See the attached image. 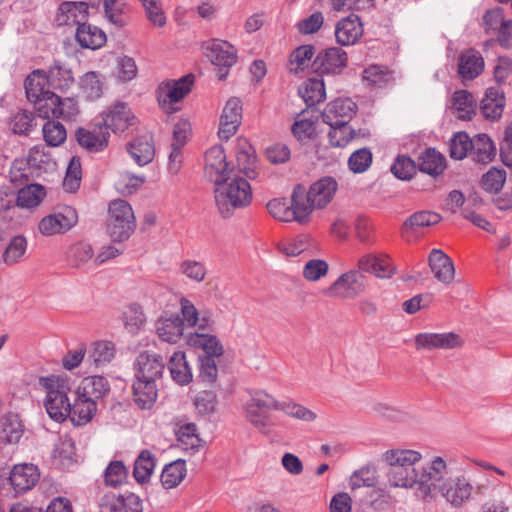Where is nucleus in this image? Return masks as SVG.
<instances>
[{
    "instance_id": "obj_11",
    "label": "nucleus",
    "mask_w": 512,
    "mask_h": 512,
    "mask_svg": "<svg viewBox=\"0 0 512 512\" xmlns=\"http://www.w3.org/2000/svg\"><path fill=\"white\" fill-rule=\"evenodd\" d=\"M205 55L218 67L217 77L225 80L230 68L237 62V50L228 41L214 39L205 45Z\"/></svg>"
},
{
    "instance_id": "obj_5",
    "label": "nucleus",
    "mask_w": 512,
    "mask_h": 512,
    "mask_svg": "<svg viewBox=\"0 0 512 512\" xmlns=\"http://www.w3.org/2000/svg\"><path fill=\"white\" fill-rule=\"evenodd\" d=\"M303 195L301 188L294 187L290 203L284 198H275L267 203V210L269 214L278 221H295L300 225H306L309 223V220L307 208L301 202Z\"/></svg>"
},
{
    "instance_id": "obj_55",
    "label": "nucleus",
    "mask_w": 512,
    "mask_h": 512,
    "mask_svg": "<svg viewBox=\"0 0 512 512\" xmlns=\"http://www.w3.org/2000/svg\"><path fill=\"white\" fill-rule=\"evenodd\" d=\"M94 251L92 246L84 241L73 244L68 250V260L74 267H81L88 261L93 260Z\"/></svg>"
},
{
    "instance_id": "obj_42",
    "label": "nucleus",
    "mask_w": 512,
    "mask_h": 512,
    "mask_svg": "<svg viewBox=\"0 0 512 512\" xmlns=\"http://www.w3.org/2000/svg\"><path fill=\"white\" fill-rule=\"evenodd\" d=\"M299 96L307 107H313L326 98V90L323 79L309 78L299 88Z\"/></svg>"
},
{
    "instance_id": "obj_47",
    "label": "nucleus",
    "mask_w": 512,
    "mask_h": 512,
    "mask_svg": "<svg viewBox=\"0 0 512 512\" xmlns=\"http://www.w3.org/2000/svg\"><path fill=\"white\" fill-rule=\"evenodd\" d=\"M186 476V464L182 459L175 460L167 465L161 473V483L165 489L177 487Z\"/></svg>"
},
{
    "instance_id": "obj_35",
    "label": "nucleus",
    "mask_w": 512,
    "mask_h": 512,
    "mask_svg": "<svg viewBox=\"0 0 512 512\" xmlns=\"http://www.w3.org/2000/svg\"><path fill=\"white\" fill-rule=\"evenodd\" d=\"M75 38L81 47L91 50L99 49L106 43L105 32L87 22L75 30Z\"/></svg>"
},
{
    "instance_id": "obj_27",
    "label": "nucleus",
    "mask_w": 512,
    "mask_h": 512,
    "mask_svg": "<svg viewBox=\"0 0 512 512\" xmlns=\"http://www.w3.org/2000/svg\"><path fill=\"white\" fill-rule=\"evenodd\" d=\"M428 263L434 277L444 285L452 283L455 276V267L452 259L441 249H432Z\"/></svg>"
},
{
    "instance_id": "obj_62",
    "label": "nucleus",
    "mask_w": 512,
    "mask_h": 512,
    "mask_svg": "<svg viewBox=\"0 0 512 512\" xmlns=\"http://www.w3.org/2000/svg\"><path fill=\"white\" fill-rule=\"evenodd\" d=\"M127 475V468L122 461H111L104 471V482L107 486L117 487L125 482Z\"/></svg>"
},
{
    "instance_id": "obj_45",
    "label": "nucleus",
    "mask_w": 512,
    "mask_h": 512,
    "mask_svg": "<svg viewBox=\"0 0 512 512\" xmlns=\"http://www.w3.org/2000/svg\"><path fill=\"white\" fill-rule=\"evenodd\" d=\"M452 107L457 118L471 120L475 115L476 101L472 93L467 90H457L452 97Z\"/></svg>"
},
{
    "instance_id": "obj_51",
    "label": "nucleus",
    "mask_w": 512,
    "mask_h": 512,
    "mask_svg": "<svg viewBox=\"0 0 512 512\" xmlns=\"http://www.w3.org/2000/svg\"><path fill=\"white\" fill-rule=\"evenodd\" d=\"M472 138L464 131L457 132L449 142L450 157L462 160L470 155Z\"/></svg>"
},
{
    "instance_id": "obj_16",
    "label": "nucleus",
    "mask_w": 512,
    "mask_h": 512,
    "mask_svg": "<svg viewBox=\"0 0 512 512\" xmlns=\"http://www.w3.org/2000/svg\"><path fill=\"white\" fill-rule=\"evenodd\" d=\"M487 485L477 484L475 487L464 476L457 477L453 484L446 482L439 493L454 507L462 506L470 499L473 490L483 493Z\"/></svg>"
},
{
    "instance_id": "obj_26",
    "label": "nucleus",
    "mask_w": 512,
    "mask_h": 512,
    "mask_svg": "<svg viewBox=\"0 0 512 512\" xmlns=\"http://www.w3.org/2000/svg\"><path fill=\"white\" fill-rule=\"evenodd\" d=\"M75 137L81 147L91 153H97L108 146L110 134L101 125H98L93 129L78 128Z\"/></svg>"
},
{
    "instance_id": "obj_59",
    "label": "nucleus",
    "mask_w": 512,
    "mask_h": 512,
    "mask_svg": "<svg viewBox=\"0 0 512 512\" xmlns=\"http://www.w3.org/2000/svg\"><path fill=\"white\" fill-rule=\"evenodd\" d=\"M75 445L69 437H59L54 443L52 456L63 466L69 465L73 461Z\"/></svg>"
},
{
    "instance_id": "obj_49",
    "label": "nucleus",
    "mask_w": 512,
    "mask_h": 512,
    "mask_svg": "<svg viewBox=\"0 0 512 512\" xmlns=\"http://www.w3.org/2000/svg\"><path fill=\"white\" fill-rule=\"evenodd\" d=\"M121 318L125 329L131 334H137L146 322L142 307L136 303L127 306Z\"/></svg>"
},
{
    "instance_id": "obj_6",
    "label": "nucleus",
    "mask_w": 512,
    "mask_h": 512,
    "mask_svg": "<svg viewBox=\"0 0 512 512\" xmlns=\"http://www.w3.org/2000/svg\"><path fill=\"white\" fill-rule=\"evenodd\" d=\"M271 410H276V399L263 390L254 391L243 404L245 419L260 432L268 431Z\"/></svg>"
},
{
    "instance_id": "obj_31",
    "label": "nucleus",
    "mask_w": 512,
    "mask_h": 512,
    "mask_svg": "<svg viewBox=\"0 0 512 512\" xmlns=\"http://www.w3.org/2000/svg\"><path fill=\"white\" fill-rule=\"evenodd\" d=\"M132 396L137 407L143 410L151 409L158 397L157 381L134 379Z\"/></svg>"
},
{
    "instance_id": "obj_13",
    "label": "nucleus",
    "mask_w": 512,
    "mask_h": 512,
    "mask_svg": "<svg viewBox=\"0 0 512 512\" xmlns=\"http://www.w3.org/2000/svg\"><path fill=\"white\" fill-rule=\"evenodd\" d=\"M232 171L222 146L214 145L206 151L204 176L208 181L216 186L225 180H230Z\"/></svg>"
},
{
    "instance_id": "obj_17",
    "label": "nucleus",
    "mask_w": 512,
    "mask_h": 512,
    "mask_svg": "<svg viewBox=\"0 0 512 512\" xmlns=\"http://www.w3.org/2000/svg\"><path fill=\"white\" fill-rule=\"evenodd\" d=\"M89 7L83 1H65L61 3L55 15V23L59 27L78 28L87 22Z\"/></svg>"
},
{
    "instance_id": "obj_15",
    "label": "nucleus",
    "mask_w": 512,
    "mask_h": 512,
    "mask_svg": "<svg viewBox=\"0 0 512 512\" xmlns=\"http://www.w3.org/2000/svg\"><path fill=\"white\" fill-rule=\"evenodd\" d=\"M165 369V362L161 355L143 351L134 361V379L158 381Z\"/></svg>"
},
{
    "instance_id": "obj_28",
    "label": "nucleus",
    "mask_w": 512,
    "mask_h": 512,
    "mask_svg": "<svg viewBox=\"0 0 512 512\" xmlns=\"http://www.w3.org/2000/svg\"><path fill=\"white\" fill-rule=\"evenodd\" d=\"M484 59L475 49L462 52L458 61V75L463 82L477 78L484 70Z\"/></svg>"
},
{
    "instance_id": "obj_22",
    "label": "nucleus",
    "mask_w": 512,
    "mask_h": 512,
    "mask_svg": "<svg viewBox=\"0 0 512 512\" xmlns=\"http://www.w3.org/2000/svg\"><path fill=\"white\" fill-rule=\"evenodd\" d=\"M193 83V74L185 75L178 80L162 82L158 87L159 103L172 104L179 102L191 91Z\"/></svg>"
},
{
    "instance_id": "obj_63",
    "label": "nucleus",
    "mask_w": 512,
    "mask_h": 512,
    "mask_svg": "<svg viewBox=\"0 0 512 512\" xmlns=\"http://www.w3.org/2000/svg\"><path fill=\"white\" fill-rule=\"evenodd\" d=\"M441 221V216L434 211H418L413 213L404 222V226L410 229H417L435 225Z\"/></svg>"
},
{
    "instance_id": "obj_46",
    "label": "nucleus",
    "mask_w": 512,
    "mask_h": 512,
    "mask_svg": "<svg viewBox=\"0 0 512 512\" xmlns=\"http://www.w3.org/2000/svg\"><path fill=\"white\" fill-rule=\"evenodd\" d=\"M156 467V459L150 450H142L135 460L133 475L137 482L146 483L150 480Z\"/></svg>"
},
{
    "instance_id": "obj_4",
    "label": "nucleus",
    "mask_w": 512,
    "mask_h": 512,
    "mask_svg": "<svg viewBox=\"0 0 512 512\" xmlns=\"http://www.w3.org/2000/svg\"><path fill=\"white\" fill-rule=\"evenodd\" d=\"M107 231L114 242L127 240L135 230L136 221L131 205L122 199L110 202Z\"/></svg>"
},
{
    "instance_id": "obj_34",
    "label": "nucleus",
    "mask_w": 512,
    "mask_h": 512,
    "mask_svg": "<svg viewBox=\"0 0 512 512\" xmlns=\"http://www.w3.org/2000/svg\"><path fill=\"white\" fill-rule=\"evenodd\" d=\"M417 166L422 173L435 178L444 172L446 159L435 148H427L419 155Z\"/></svg>"
},
{
    "instance_id": "obj_25",
    "label": "nucleus",
    "mask_w": 512,
    "mask_h": 512,
    "mask_svg": "<svg viewBox=\"0 0 512 512\" xmlns=\"http://www.w3.org/2000/svg\"><path fill=\"white\" fill-rule=\"evenodd\" d=\"M39 471L33 464H18L10 472L9 482L15 494H22L32 489L39 480Z\"/></svg>"
},
{
    "instance_id": "obj_56",
    "label": "nucleus",
    "mask_w": 512,
    "mask_h": 512,
    "mask_svg": "<svg viewBox=\"0 0 512 512\" xmlns=\"http://www.w3.org/2000/svg\"><path fill=\"white\" fill-rule=\"evenodd\" d=\"M276 410L283 411L285 414L305 422H312L317 417L312 410L292 401L280 402L276 400Z\"/></svg>"
},
{
    "instance_id": "obj_48",
    "label": "nucleus",
    "mask_w": 512,
    "mask_h": 512,
    "mask_svg": "<svg viewBox=\"0 0 512 512\" xmlns=\"http://www.w3.org/2000/svg\"><path fill=\"white\" fill-rule=\"evenodd\" d=\"M80 86L88 100H96L104 91L103 76L95 71L87 72L81 77Z\"/></svg>"
},
{
    "instance_id": "obj_57",
    "label": "nucleus",
    "mask_w": 512,
    "mask_h": 512,
    "mask_svg": "<svg viewBox=\"0 0 512 512\" xmlns=\"http://www.w3.org/2000/svg\"><path fill=\"white\" fill-rule=\"evenodd\" d=\"M25 160L28 162L31 170L47 171L55 166V162L51 156L44 151V147L42 146L32 147Z\"/></svg>"
},
{
    "instance_id": "obj_43",
    "label": "nucleus",
    "mask_w": 512,
    "mask_h": 512,
    "mask_svg": "<svg viewBox=\"0 0 512 512\" xmlns=\"http://www.w3.org/2000/svg\"><path fill=\"white\" fill-rule=\"evenodd\" d=\"M16 196V205L21 208H36L43 201L46 191L40 184H25Z\"/></svg>"
},
{
    "instance_id": "obj_23",
    "label": "nucleus",
    "mask_w": 512,
    "mask_h": 512,
    "mask_svg": "<svg viewBox=\"0 0 512 512\" xmlns=\"http://www.w3.org/2000/svg\"><path fill=\"white\" fill-rule=\"evenodd\" d=\"M357 110L356 103L350 98H338L327 104L321 113L323 121L329 126L349 122Z\"/></svg>"
},
{
    "instance_id": "obj_3",
    "label": "nucleus",
    "mask_w": 512,
    "mask_h": 512,
    "mask_svg": "<svg viewBox=\"0 0 512 512\" xmlns=\"http://www.w3.org/2000/svg\"><path fill=\"white\" fill-rule=\"evenodd\" d=\"M39 384L46 390L45 409L51 419L63 422L71 412L68 381L59 376L40 377Z\"/></svg>"
},
{
    "instance_id": "obj_44",
    "label": "nucleus",
    "mask_w": 512,
    "mask_h": 512,
    "mask_svg": "<svg viewBox=\"0 0 512 512\" xmlns=\"http://www.w3.org/2000/svg\"><path fill=\"white\" fill-rule=\"evenodd\" d=\"M49 87L55 90L64 91L68 89L74 82V78L70 69H68L60 61H54L53 65L46 73Z\"/></svg>"
},
{
    "instance_id": "obj_58",
    "label": "nucleus",
    "mask_w": 512,
    "mask_h": 512,
    "mask_svg": "<svg viewBox=\"0 0 512 512\" xmlns=\"http://www.w3.org/2000/svg\"><path fill=\"white\" fill-rule=\"evenodd\" d=\"M110 510L113 512H142L143 508L141 499L137 495L129 493L113 497Z\"/></svg>"
},
{
    "instance_id": "obj_50",
    "label": "nucleus",
    "mask_w": 512,
    "mask_h": 512,
    "mask_svg": "<svg viewBox=\"0 0 512 512\" xmlns=\"http://www.w3.org/2000/svg\"><path fill=\"white\" fill-rule=\"evenodd\" d=\"M104 13L107 20L117 27L127 24L125 0H104Z\"/></svg>"
},
{
    "instance_id": "obj_21",
    "label": "nucleus",
    "mask_w": 512,
    "mask_h": 512,
    "mask_svg": "<svg viewBox=\"0 0 512 512\" xmlns=\"http://www.w3.org/2000/svg\"><path fill=\"white\" fill-rule=\"evenodd\" d=\"M364 33L359 16L350 14L340 19L335 25V40L340 46H352L359 42Z\"/></svg>"
},
{
    "instance_id": "obj_40",
    "label": "nucleus",
    "mask_w": 512,
    "mask_h": 512,
    "mask_svg": "<svg viewBox=\"0 0 512 512\" xmlns=\"http://www.w3.org/2000/svg\"><path fill=\"white\" fill-rule=\"evenodd\" d=\"M97 411V405L93 400L81 397L76 394L74 402L71 403L70 417L72 423L77 426L85 425L92 420Z\"/></svg>"
},
{
    "instance_id": "obj_9",
    "label": "nucleus",
    "mask_w": 512,
    "mask_h": 512,
    "mask_svg": "<svg viewBox=\"0 0 512 512\" xmlns=\"http://www.w3.org/2000/svg\"><path fill=\"white\" fill-rule=\"evenodd\" d=\"M303 191V200L301 201L307 208L308 220H311V214L315 209L325 208L333 199L338 184L333 177H323L314 182L307 190L302 184H297Z\"/></svg>"
},
{
    "instance_id": "obj_2",
    "label": "nucleus",
    "mask_w": 512,
    "mask_h": 512,
    "mask_svg": "<svg viewBox=\"0 0 512 512\" xmlns=\"http://www.w3.org/2000/svg\"><path fill=\"white\" fill-rule=\"evenodd\" d=\"M215 203L223 218H230L236 209L248 206L252 201V189L242 177L230 178L215 186Z\"/></svg>"
},
{
    "instance_id": "obj_61",
    "label": "nucleus",
    "mask_w": 512,
    "mask_h": 512,
    "mask_svg": "<svg viewBox=\"0 0 512 512\" xmlns=\"http://www.w3.org/2000/svg\"><path fill=\"white\" fill-rule=\"evenodd\" d=\"M82 179L81 162L78 158L73 157L67 167L66 175L63 180V188L66 192L73 193L80 187Z\"/></svg>"
},
{
    "instance_id": "obj_18",
    "label": "nucleus",
    "mask_w": 512,
    "mask_h": 512,
    "mask_svg": "<svg viewBox=\"0 0 512 512\" xmlns=\"http://www.w3.org/2000/svg\"><path fill=\"white\" fill-rule=\"evenodd\" d=\"M348 64V55L341 47H329L317 54L313 69L321 74H340Z\"/></svg>"
},
{
    "instance_id": "obj_36",
    "label": "nucleus",
    "mask_w": 512,
    "mask_h": 512,
    "mask_svg": "<svg viewBox=\"0 0 512 512\" xmlns=\"http://www.w3.org/2000/svg\"><path fill=\"white\" fill-rule=\"evenodd\" d=\"M168 370L172 380L178 385L184 386L193 380L192 368L182 351H176L172 354L168 361Z\"/></svg>"
},
{
    "instance_id": "obj_1",
    "label": "nucleus",
    "mask_w": 512,
    "mask_h": 512,
    "mask_svg": "<svg viewBox=\"0 0 512 512\" xmlns=\"http://www.w3.org/2000/svg\"><path fill=\"white\" fill-rule=\"evenodd\" d=\"M388 466L387 478L391 487L411 489L417 484L415 468L421 459L420 452L411 449H391L383 455Z\"/></svg>"
},
{
    "instance_id": "obj_60",
    "label": "nucleus",
    "mask_w": 512,
    "mask_h": 512,
    "mask_svg": "<svg viewBox=\"0 0 512 512\" xmlns=\"http://www.w3.org/2000/svg\"><path fill=\"white\" fill-rule=\"evenodd\" d=\"M44 141L52 147L61 145L67 137L66 129L60 122L47 121L42 128Z\"/></svg>"
},
{
    "instance_id": "obj_24",
    "label": "nucleus",
    "mask_w": 512,
    "mask_h": 512,
    "mask_svg": "<svg viewBox=\"0 0 512 512\" xmlns=\"http://www.w3.org/2000/svg\"><path fill=\"white\" fill-rule=\"evenodd\" d=\"M133 115L129 107L124 102H116L102 113L103 129H111L114 133L122 132L132 125Z\"/></svg>"
},
{
    "instance_id": "obj_54",
    "label": "nucleus",
    "mask_w": 512,
    "mask_h": 512,
    "mask_svg": "<svg viewBox=\"0 0 512 512\" xmlns=\"http://www.w3.org/2000/svg\"><path fill=\"white\" fill-rule=\"evenodd\" d=\"M356 131L349 125V122L344 124L330 126L328 133L329 143L334 147H345L354 139Z\"/></svg>"
},
{
    "instance_id": "obj_19",
    "label": "nucleus",
    "mask_w": 512,
    "mask_h": 512,
    "mask_svg": "<svg viewBox=\"0 0 512 512\" xmlns=\"http://www.w3.org/2000/svg\"><path fill=\"white\" fill-rule=\"evenodd\" d=\"M242 120V102L237 97L230 98L222 111L218 136L221 140L228 141L236 134Z\"/></svg>"
},
{
    "instance_id": "obj_10",
    "label": "nucleus",
    "mask_w": 512,
    "mask_h": 512,
    "mask_svg": "<svg viewBox=\"0 0 512 512\" xmlns=\"http://www.w3.org/2000/svg\"><path fill=\"white\" fill-rule=\"evenodd\" d=\"M447 465L442 457H434L421 472L417 473L416 487L423 499L434 497L436 491H440L441 487L447 482Z\"/></svg>"
},
{
    "instance_id": "obj_41",
    "label": "nucleus",
    "mask_w": 512,
    "mask_h": 512,
    "mask_svg": "<svg viewBox=\"0 0 512 512\" xmlns=\"http://www.w3.org/2000/svg\"><path fill=\"white\" fill-rule=\"evenodd\" d=\"M46 84H48L46 72L40 69L34 70L27 76L24 83L27 99L31 103H35L44 98L46 93H51L45 89Z\"/></svg>"
},
{
    "instance_id": "obj_64",
    "label": "nucleus",
    "mask_w": 512,
    "mask_h": 512,
    "mask_svg": "<svg viewBox=\"0 0 512 512\" xmlns=\"http://www.w3.org/2000/svg\"><path fill=\"white\" fill-rule=\"evenodd\" d=\"M373 156L369 148H360L354 151L349 159L348 166L353 173H363L372 164Z\"/></svg>"
},
{
    "instance_id": "obj_37",
    "label": "nucleus",
    "mask_w": 512,
    "mask_h": 512,
    "mask_svg": "<svg viewBox=\"0 0 512 512\" xmlns=\"http://www.w3.org/2000/svg\"><path fill=\"white\" fill-rule=\"evenodd\" d=\"M236 160L240 171L248 178L256 177L257 157L255 149L246 140L239 138L237 140Z\"/></svg>"
},
{
    "instance_id": "obj_53",
    "label": "nucleus",
    "mask_w": 512,
    "mask_h": 512,
    "mask_svg": "<svg viewBox=\"0 0 512 512\" xmlns=\"http://www.w3.org/2000/svg\"><path fill=\"white\" fill-rule=\"evenodd\" d=\"M27 250V240L22 235L14 236L8 243L2 254V259L7 265L18 263Z\"/></svg>"
},
{
    "instance_id": "obj_7",
    "label": "nucleus",
    "mask_w": 512,
    "mask_h": 512,
    "mask_svg": "<svg viewBox=\"0 0 512 512\" xmlns=\"http://www.w3.org/2000/svg\"><path fill=\"white\" fill-rule=\"evenodd\" d=\"M33 104L37 116L48 121H54L56 118L70 121L79 114V106L74 98H61L54 92L46 93L44 98Z\"/></svg>"
},
{
    "instance_id": "obj_52",
    "label": "nucleus",
    "mask_w": 512,
    "mask_h": 512,
    "mask_svg": "<svg viewBox=\"0 0 512 512\" xmlns=\"http://www.w3.org/2000/svg\"><path fill=\"white\" fill-rule=\"evenodd\" d=\"M115 355L114 344L110 341H97L92 345L88 359L97 367L109 363Z\"/></svg>"
},
{
    "instance_id": "obj_32",
    "label": "nucleus",
    "mask_w": 512,
    "mask_h": 512,
    "mask_svg": "<svg viewBox=\"0 0 512 512\" xmlns=\"http://www.w3.org/2000/svg\"><path fill=\"white\" fill-rule=\"evenodd\" d=\"M110 391L108 380L103 376H89L84 378L78 386L75 394H80L81 397L93 400V403L98 405Z\"/></svg>"
},
{
    "instance_id": "obj_29",
    "label": "nucleus",
    "mask_w": 512,
    "mask_h": 512,
    "mask_svg": "<svg viewBox=\"0 0 512 512\" xmlns=\"http://www.w3.org/2000/svg\"><path fill=\"white\" fill-rule=\"evenodd\" d=\"M186 328L178 314H163L156 322V332L165 342L177 343L184 336Z\"/></svg>"
},
{
    "instance_id": "obj_38",
    "label": "nucleus",
    "mask_w": 512,
    "mask_h": 512,
    "mask_svg": "<svg viewBox=\"0 0 512 512\" xmlns=\"http://www.w3.org/2000/svg\"><path fill=\"white\" fill-rule=\"evenodd\" d=\"M127 151L134 162L139 166H145L153 161L155 156L154 143L150 137L140 136L135 138L127 146Z\"/></svg>"
},
{
    "instance_id": "obj_33",
    "label": "nucleus",
    "mask_w": 512,
    "mask_h": 512,
    "mask_svg": "<svg viewBox=\"0 0 512 512\" xmlns=\"http://www.w3.org/2000/svg\"><path fill=\"white\" fill-rule=\"evenodd\" d=\"M358 267L362 272L372 273L382 279L390 278L395 272L391 260L386 255H365L359 259Z\"/></svg>"
},
{
    "instance_id": "obj_20",
    "label": "nucleus",
    "mask_w": 512,
    "mask_h": 512,
    "mask_svg": "<svg viewBox=\"0 0 512 512\" xmlns=\"http://www.w3.org/2000/svg\"><path fill=\"white\" fill-rule=\"evenodd\" d=\"M414 342L417 350L453 349L463 344L461 337L454 332L418 333Z\"/></svg>"
},
{
    "instance_id": "obj_12",
    "label": "nucleus",
    "mask_w": 512,
    "mask_h": 512,
    "mask_svg": "<svg viewBox=\"0 0 512 512\" xmlns=\"http://www.w3.org/2000/svg\"><path fill=\"white\" fill-rule=\"evenodd\" d=\"M366 276L359 270L343 273L331 284L328 293L340 299H354L365 291Z\"/></svg>"
},
{
    "instance_id": "obj_39",
    "label": "nucleus",
    "mask_w": 512,
    "mask_h": 512,
    "mask_svg": "<svg viewBox=\"0 0 512 512\" xmlns=\"http://www.w3.org/2000/svg\"><path fill=\"white\" fill-rule=\"evenodd\" d=\"M496 155L494 142L487 134H477L472 138L469 157L480 164L490 163Z\"/></svg>"
},
{
    "instance_id": "obj_30",
    "label": "nucleus",
    "mask_w": 512,
    "mask_h": 512,
    "mask_svg": "<svg viewBox=\"0 0 512 512\" xmlns=\"http://www.w3.org/2000/svg\"><path fill=\"white\" fill-rule=\"evenodd\" d=\"M505 102L504 92L500 88H488L480 104L482 115L492 122L499 120L503 114Z\"/></svg>"
},
{
    "instance_id": "obj_8",
    "label": "nucleus",
    "mask_w": 512,
    "mask_h": 512,
    "mask_svg": "<svg viewBox=\"0 0 512 512\" xmlns=\"http://www.w3.org/2000/svg\"><path fill=\"white\" fill-rule=\"evenodd\" d=\"M482 27L491 41L504 49H512V19L506 18L502 7L486 10L482 16Z\"/></svg>"
},
{
    "instance_id": "obj_14",
    "label": "nucleus",
    "mask_w": 512,
    "mask_h": 512,
    "mask_svg": "<svg viewBox=\"0 0 512 512\" xmlns=\"http://www.w3.org/2000/svg\"><path fill=\"white\" fill-rule=\"evenodd\" d=\"M78 215L71 206H64L58 211L47 215L38 224L39 232L44 236L62 234L76 225Z\"/></svg>"
}]
</instances>
